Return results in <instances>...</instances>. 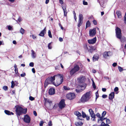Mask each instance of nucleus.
<instances>
[{"instance_id": "39448f33", "label": "nucleus", "mask_w": 126, "mask_h": 126, "mask_svg": "<svg viewBox=\"0 0 126 126\" xmlns=\"http://www.w3.org/2000/svg\"><path fill=\"white\" fill-rule=\"evenodd\" d=\"M90 92L86 93L81 97L80 101L83 103L87 102L90 98Z\"/></svg>"}, {"instance_id": "c03bdc74", "label": "nucleus", "mask_w": 126, "mask_h": 126, "mask_svg": "<svg viewBox=\"0 0 126 126\" xmlns=\"http://www.w3.org/2000/svg\"><path fill=\"white\" fill-rule=\"evenodd\" d=\"M44 122L43 121H41L39 124L40 126H43V124Z\"/></svg>"}, {"instance_id": "79ce46f5", "label": "nucleus", "mask_w": 126, "mask_h": 126, "mask_svg": "<svg viewBox=\"0 0 126 126\" xmlns=\"http://www.w3.org/2000/svg\"><path fill=\"white\" fill-rule=\"evenodd\" d=\"M96 94V100L99 96V94L97 92L95 93Z\"/></svg>"}, {"instance_id": "69168bd1", "label": "nucleus", "mask_w": 126, "mask_h": 126, "mask_svg": "<svg viewBox=\"0 0 126 126\" xmlns=\"http://www.w3.org/2000/svg\"><path fill=\"white\" fill-rule=\"evenodd\" d=\"M33 114L35 116H36L37 115V114L36 112L35 111H34L33 112Z\"/></svg>"}, {"instance_id": "2f4dec72", "label": "nucleus", "mask_w": 126, "mask_h": 126, "mask_svg": "<svg viewBox=\"0 0 126 126\" xmlns=\"http://www.w3.org/2000/svg\"><path fill=\"white\" fill-rule=\"evenodd\" d=\"M45 99L46 102H48L49 104L52 103V101H50V100L49 99H47V98H45Z\"/></svg>"}, {"instance_id": "6ab92c4d", "label": "nucleus", "mask_w": 126, "mask_h": 126, "mask_svg": "<svg viewBox=\"0 0 126 126\" xmlns=\"http://www.w3.org/2000/svg\"><path fill=\"white\" fill-rule=\"evenodd\" d=\"M14 67L15 68V73L18 76H20L18 72V69L17 67V66L16 64L14 65Z\"/></svg>"}, {"instance_id": "8fccbe9b", "label": "nucleus", "mask_w": 126, "mask_h": 126, "mask_svg": "<svg viewBox=\"0 0 126 126\" xmlns=\"http://www.w3.org/2000/svg\"><path fill=\"white\" fill-rule=\"evenodd\" d=\"M8 30H12V27L10 26H9L8 27Z\"/></svg>"}, {"instance_id": "052dcab7", "label": "nucleus", "mask_w": 126, "mask_h": 126, "mask_svg": "<svg viewBox=\"0 0 126 126\" xmlns=\"http://www.w3.org/2000/svg\"><path fill=\"white\" fill-rule=\"evenodd\" d=\"M79 65L80 66L81 69H82L83 67V65L82 63H79Z\"/></svg>"}, {"instance_id": "a18cd8bd", "label": "nucleus", "mask_w": 126, "mask_h": 126, "mask_svg": "<svg viewBox=\"0 0 126 126\" xmlns=\"http://www.w3.org/2000/svg\"><path fill=\"white\" fill-rule=\"evenodd\" d=\"M62 8L63 9V12H64V11H66V6H63V7H62Z\"/></svg>"}, {"instance_id": "49530a36", "label": "nucleus", "mask_w": 126, "mask_h": 126, "mask_svg": "<svg viewBox=\"0 0 126 126\" xmlns=\"http://www.w3.org/2000/svg\"><path fill=\"white\" fill-rule=\"evenodd\" d=\"M26 75V73L25 72L23 74H21L20 76L21 77H25Z\"/></svg>"}, {"instance_id": "9d476101", "label": "nucleus", "mask_w": 126, "mask_h": 126, "mask_svg": "<svg viewBox=\"0 0 126 126\" xmlns=\"http://www.w3.org/2000/svg\"><path fill=\"white\" fill-rule=\"evenodd\" d=\"M57 78H60L61 79H63V75L58 74L57 75L54 76L53 77H48L47 79H55V77Z\"/></svg>"}, {"instance_id": "f03ea898", "label": "nucleus", "mask_w": 126, "mask_h": 126, "mask_svg": "<svg viewBox=\"0 0 126 126\" xmlns=\"http://www.w3.org/2000/svg\"><path fill=\"white\" fill-rule=\"evenodd\" d=\"M115 31L116 37L120 39L121 42H126V38L124 37H122V31L121 29L118 27H116Z\"/></svg>"}, {"instance_id": "20e7f679", "label": "nucleus", "mask_w": 126, "mask_h": 126, "mask_svg": "<svg viewBox=\"0 0 126 126\" xmlns=\"http://www.w3.org/2000/svg\"><path fill=\"white\" fill-rule=\"evenodd\" d=\"M16 111L17 115L20 116L22 114H26L27 112V109H24L18 105L15 106Z\"/></svg>"}, {"instance_id": "1a4fd4ad", "label": "nucleus", "mask_w": 126, "mask_h": 126, "mask_svg": "<svg viewBox=\"0 0 126 126\" xmlns=\"http://www.w3.org/2000/svg\"><path fill=\"white\" fill-rule=\"evenodd\" d=\"M65 100L64 99H62L58 104V106L61 109L64 108L65 106L66 105L65 103Z\"/></svg>"}, {"instance_id": "f3484780", "label": "nucleus", "mask_w": 126, "mask_h": 126, "mask_svg": "<svg viewBox=\"0 0 126 126\" xmlns=\"http://www.w3.org/2000/svg\"><path fill=\"white\" fill-rule=\"evenodd\" d=\"M46 27H45L44 29L41 31L39 35L43 37L45 33H46Z\"/></svg>"}, {"instance_id": "0eeeda50", "label": "nucleus", "mask_w": 126, "mask_h": 126, "mask_svg": "<svg viewBox=\"0 0 126 126\" xmlns=\"http://www.w3.org/2000/svg\"><path fill=\"white\" fill-rule=\"evenodd\" d=\"M83 17L82 14H80L79 16V20L78 26L79 28L81 25L83 23Z\"/></svg>"}, {"instance_id": "a211bd4d", "label": "nucleus", "mask_w": 126, "mask_h": 126, "mask_svg": "<svg viewBox=\"0 0 126 126\" xmlns=\"http://www.w3.org/2000/svg\"><path fill=\"white\" fill-rule=\"evenodd\" d=\"M110 53V51L108 52H104L103 54V56L104 58L105 59H107V58L108 56H110L109 55V53Z\"/></svg>"}, {"instance_id": "6e6d98bb", "label": "nucleus", "mask_w": 126, "mask_h": 126, "mask_svg": "<svg viewBox=\"0 0 126 126\" xmlns=\"http://www.w3.org/2000/svg\"><path fill=\"white\" fill-rule=\"evenodd\" d=\"M117 65V63H114L112 64V66L113 67H115Z\"/></svg>"}, {"instance_id": "473e14b6", "label": "nucleus", "mask_w": 126, "mask_h": 126, "mask_svg": "<svg viewBox=\"0 0 126 126\" xmlns=\"http://www.w3.org/2000/svg\"><path fill=\"white\" fill-rule=\"evenodd\" d=\"M51 42L50 43L48 44V49H51L52 48V47L51 45Z\"/></svg>"}, {"instance_id": "f704fd0d", "label": "nucleus", "mask_w": 126, "mask_h": 126, "mask_svg": "<svg viewBox=\"0 0 126 126\" xmlns=\"http://www.w3.org/2000/svg\"><path fill=\"white\" fill-rule=\"evenodd\" d=\"M15 84L13 81H12L11 82V88H13L15 86Z\"/></svg>"}, {"instance_id": "a19ab883", "label": "nucleus", "mask_w": 126, "mask_h": 126, "mask_svg": "<svg viewBox=\"0 0 126 126\" xmlns=\"http://www.w3.org/2000/svg\"><path fill=\"white\" fill-rule=\"evenodd\" d=\"M29 65L30 66L33 67L34 66V63L33 62H31L30 63Z\"/></svg>"}, {"instance_id": "c9c22d12", "label": "nucleus", "mask_w": 126, "mask_h": 126, "mask_svg": "<svg viewBox=\"0 0 126 126\" xmlns=\"http://www.w3.org/2000/svg\"><path fill=\"white\" fill-rule=\"evenodd\" d=\"M3 89L5 91L7 90H8V87L6 86H4L3 87Z\"/></svg>"}, {"instance_id": "4c0bfd02", "label": "nucleus", "mask_w": 126, "mask_h": 126, "mask_svg": "<svg viewBox=\"0 0 126 126\" xmlns=\"http://www.w3.org/2000/svg\"><path fill=\"white\" fill-rule=\"evenodd\" d=\"M106 122L108 124H110L111 122L110 120L109 119H106Z\"/></svg>"}, {"instance_id": "7ed1b4c3", "label": "nucleus", "mask_w": 126, "mask_h": 126, "mask_svg": "<svg viewBox=\"0 0 126 126\" xmlns=\"http://www.w3.org/2000/svg\"><path fill=\"white\" fill-rule=\"evenodd\" d=\"M78 81L79 83L78 87L81 89H77L76 90V92L78 93L81 92L82 90L85 89L86 86V84L83 82L84 79H78Z\"/></svg>"}, {"instance_id": "4468645a", "label": "nucleus", "mask_w": 126, "mask_h": 126, "mask_svg": "<svg viewBox=\"0 0 126 126\" xmlns=\"http://www.w3.org/2000/svg\"><path fill=\"white\" fill-rule=\"evenodd\" d=\"M96 41V37L91 39L88 40V42L90 44H94L95 43Z\"/></svg>"}, {"instance_id": "c756f323", "label": "nucleus", "mask_w": 126, "mask_h": 126, "mask_svg": "<svg viewBox=\"0 0 126 126\" xmlns=\"http://www.w3.org/2000/svg\"><path fill=\"white\" fill-rule=\"evenodd\" d=\"M48 35L49 37L50 38H52V35L50 31L49 30L48 31Z\"/></svg>"}, {"instance_id": "e433bc0d", "label": "nucleus", "mask_w": 126, "mask_h": 126, "mask_svg": "<svg viewBox=\"0 0 126 126\" xmlns=\"http://www.w3.org/2000/svg\"><path fill=\"white\" fill-rule=\"evenodd\" d=\"M118 69L120 72L122 71L123 70V68L121 67L118 66Z\"/></svg>"}, {"instance_id": "ea45409f", "label": "nucleus", "mask_w": 126, "mask_h": 126, "mask_svg": "<svg viewBox=\"0 0 126 126\" xmlns=\"http://www.w3.org/2000/svg\"><path fill=\"white\" fill-rule=\"evenodd\" d=\"M93 22V24L95 25H96L97 24V22L95 20H94Z\"/></svg>"}, {"instance_id": "864d4df0", "label": "nucleus", "mask_w": 126, "mask_h": 126, "mask_svg": "<svg viewBox=\"0 0 126 126\" xmlns=\"http://www.w3.org/2000/svg\"><path fill=\"white\" fill-rule=\"evenodd\" d=\"M118 90V87H115L114 89V91L116 92H117Z\"/></svg>"}, {"instance_id": "13d9d810", "label": "nucleus", "mask_w": 126, "mask_h": 126, "mask_svg": "<svg viewBox=\"0 0 126 126\" xmlns=\"http://www.w3.org/2000/svg\"><path fill=\"white\" fill-rule=\"evenodd\" d=\"M17 20L19 22H20L22 20L21 18L20 17H19Z\"/></svg>"}, {"instance_id": "2eb2a0df", "label": "nucleus", "mask_w": 126, "mask_h": 126, "mask_svg": "<svg viewBox=\"0 0 126 126\" xmlns=\"http://www.w3.org/2000/svg\"><path fill=\"white\" fill-rule=\"evenodd\" d=\"M97 51L96 47H90V48L88 50V52L91 53H92L94 51H95L97 52Z\"/></svg>"}, {"instance_id": "4d7b16f0", "label": "nucleus", "mask_w": 126, "mask_h": 126, "mask_svg": "<svg viewBox=\"0 0 126 126\" xmlns=\"http://www.w3.org/2000/svg\"><path fill=\"white\" fill-rule=\"evenodd\" d=\"M78 119H79L80 120H82V117H81V116H79V117H78Z\"/></svg>"}, {"instance_id": "0e129e2a", "label": "nucleus", "mask_w": 126, "mask_h": 126, "mask_svg": "<svg viewBox=\"0 0 126 126\" xmlns=\"http://www.w3.org/2000/svg\"><path fill=\"white\" fill-rule=\"evenodd\" d=\"M32 71L33 73H35V69L34 68H33L32 69Z\"/></svg>"}, {"instance_id": "09e8293b", "label": "nucleus", "mask_w": 126, "mask_h": 126, "mask_svg": "<svg viewBox=\"0 0 126 126\" xmlns=\"http://www.w3.org/2000/svg\"><path fill=\"white\" fill-rule=\"evenodd\" d=\"M52 121H49L48 123V126H52Z\"/></svg>"}, {"instance_id": "423d86ee", "label": "nucleus", "mask_w": 126, "mask_h": 126, "mask_svg": "<svg viewBox=\"0 0 126 126\" xmlns=\"http://www.w3.org/2000/svg\"><path fill=\"white\" fill-rule=\"evenodd\" d=\"M80 69L78 65L77 64L75 65L74 67L70 71V73L71 75H72L76 72L79 71Z\"/></svg>"}, {"instance_id": "f8f14e48", "label": "nucleus", "mask_w": 126, "mask_h": 126, "mask_svg": "<svg viewBox=\"0 0 126 126\" xmlns=\"http://www.w3.org/2000/svg\"><path fill=\"white\" fill-rule=\"evenodd\" d=\"M23 120L25 123H29L30 122L31 119L30 117L28 115L26 114L24 116Z\"/></svg>"}, {"instance_id": "774afa93", "label": "nucleus", "mask_w": 126, "mask_h": 126, "mask_svg": "<svg viewBox=\"0 0 126 126\" xmlns=\"http://www.w3.org/2000/svg\"><path fill=\"white\" fill-rule=\"evenodd\" d=\"M32 55L34 56V55L35 54L34 51L33 50H32Z\"/></svg>"}, {"instance_id": "72a5a7b5", "label": "nucleus", "mask_w": 126, "mask_h": 126, "mask_svg": "<svg viewBox=\"0 0 126 126\" xmlns=\"http://www.w3.org/2000/svg\"><path fill=\"white\" fill-rule=\"evenodd\" d=\"M82 117L83 118H85L86 116V114L83 111H82Z\"/></svg>"}, {"instance_id": "680f3d73", "label": "nucleus", "mask_w": 126, "mask_h": 126, "mask_svg": "<svg viewBox=\"0 0 126 126\" xmlns=\"http://www.w3.org/2000/svg\"><path fill=\"white\" fill-rule=\"evenodd\" d=\"M107 96V95L105 94H103L102 95V97L103 98H106Z\"/></svg>"}, {"instance_id": "5701e85b", "label": "nucleus", "mask_w": 126, "mask_h": 126, "mask_svg": "<svg viewBox=\"0 0 126 126\" xmlns=\"http://www.w3.org/2000/svg\"><path fill=\"white\" fill-rule=\"evenodd\" d=\"M99 58V57L98 55H94L93 58V61H95L98 60Z\"/></svg>"}, {"instance_id": "bb28decb", "label": "nucleus", "mask_w": 126, "mask_h": 126, "mask_svg": "<svg viewBox=\"0 0 126 126\" xmlns=\"http://www.w3.org/2000/svg\"><path fill=\"white\" fill-rule=\"evenodd\" d=\"M83 123L80 122H79L76 123H75V125L76 126H81L83 125Z\"/></svg>"}, {"instance_id": "a878e982", "label": "nucleus", "mask_w": 126, "mask_h": 126, "mask_svg": "<svg viewBox=\"0 0 126 126\" xmlns=\"http://www.w3.org/2000/svg\"><path fill=\"white\" fill-rule=\"evenodd\" d=\"M103 117L100 116L99 117V118L98 119V123H99V121L101 120V121H102L103 120L105 119L104 118H103Z\"/></svg>"}, {"instance_id": "37998d69", "label": "nucleus", "mask_w": 126, "mask_h": 126, "mask_svg": "<svg viewBox=\"0 0 126 126\" xmlns=\"http://www.w3.org/2000/svg\"><path fill=\"white\" fill-rule=\"evenodd\" d=\"M85 76H80L79 78H78L77 79H86Z\"/></svg>"}, {"instance_id": "7c9ffc66", "label": "nucleus", "mask_w": 126, "mask_h": 126, "mask_svg": "<svg viewBox=\"0 0 126 126\" xmlns=\"http://www.w3.org/2000/svg\"><path fill=\"white\" fill-rule=\"evenodd\" d=\"M63 88L65 90H69L70 89L66 86H64Z\"/></svg>"}, {"instance_id": "e2e57ef3", "label": "nucleus", "mask_w": 126, "mask_h": 126, "mask_svg": "<svg viewBox=\"0 0 126 126\" xmlns=\"http://www.w3.org/2000/svg\"><path fill=\"white\" fill-rule=\"evenodd\" d=\"M60 3L61 4H63V2L62 0H59Z\"/></svg>"}, {"instance_id": "c85d7f7f", "label": "nucleus", "mask_w": 126, "mask_h": 126, "mask_svg": "<svg viewBox=\"0 0 126 126\" xmlns=\"http://www.w3.org/2000/svg\"><path fill=\"white\" fill-rule=\"evenodd\" d=\"M25 30L24 29L21 28L20 30V32L22 34H23L24 33Z\"/></svg>"}, {"instance_id": "b1692460", "label": "nucleus", "mask_w": 126, "mask_h": 126, "mask_svg": "<svg viewBox=\"0 0 126 126\" xmlns=\"http://www.w3.org/2000/svg\"><path fill=\"white\" fill-rule=\"evenodd\" d=\"M91 23L89 20L86 23V28L90 27V26Z\"/></svg>"}, {"instance_id": "f257e3e1", "label": "nucleus", "mask_w": 126, "mask_h": 126, "mask_svg": "<svg viewBox=\"0 0 126 126\" xmlns=\"http://www.w3.org/2000/svg\"><path fill=\"white\" fill-rule=\"evenodd\" d=\"M63 79H46L45 81V86L46 87L48 84H53L56 86H58L61 84L63 81Z\"/></svg>"}, {"instance_id": "5fc2aeb1", "label": "nucleus", "mask_w": 126, "mask_h": 126, "mask_svg": "<svg viewBox=\"0 0 126 126\" xmlns=\"http://www.w3.org/2000/svg\"><path fill=\"white\" fill-rule=\"evenodd\" d=\"M124 21L125 23L126 24V12L125 13V15L124 16Z\"/></svg>"}, {"instance_id": "58836bf2", "label": "nucleus", "mask_w": 126, "mask_h": 126, "mask_svg": "<svg viewBox=\"0 0 126 126\" xmlns=\"http://www.w3.org/2000/svg\"><path fill=\"white\" fill-rule=\"evenodd\" d=\"M83 4L84 5H87L88 4L87 2L86 1H85L84 0L83 1Z\"/></svg>"}, {"instance_id": "4be33fe9", "label": "nucleus", "mask_w": 126, "mask_h": 126, "mask_svg": "<svg viewBox=\"0 0 126 126\" xmlns=\"http://www.w3.org/2000/svg\"><path fill=\"white\" fill-rule=\"evenodd\" d=\"M116 13L118 18H121L122 17V16L121 13L120 11L118 10L116 11Z\"/></svg>"}, {"instance_id": "603ef678", "label": "nucleus", "mask_w": 126, "mask_h": 126, "mask_svg": "<svg viewBox=\"0 0 126 126\" xmlns=\"http://www.w3.org/2000/svg\"><path fill=\"white\" fill-rule=\"evenodd\" d=\"M29 99L31 100L32 101L34 99V97H32V96H30L29 97Z\"/></svg>"}, {"instance_id": "ddd939ff", "label": "nucleus", "mask_w": 126, "mask_h": 126, "mask_svg": "<svg viewBox=\"0 0 126 126\" xmlns=\"http://www.w3.org/2000/svg\"><path fill=\"white\" fill-rule=\"evenodd\" d=\"M89 112L90 115L91 116L92 118H94L93 121L94 120V119L95 117V115L94 113L93 110L91 109H90L89 110Z\"/></svg>"}, {"instance_id": "cd10ccee", "label": "nucleus", "mask_w": 126, "mask_h": 126, "mask_svg": "<svg viewBox=\"0 0 126 126\" xmlns=\"http://www.w3.org/2000/svg\"><path fill=\"white\" fill-rule=\"evenodd\" d=\"M91 80L92 81V86L93 87L94 89H95L96 88V86L95 84V83L94 82L93 79H91Z\"/></svg>"}, {"instance_id": "de8ad7c7", "label": "nucleus", "mask_w": 126, "mask_h": 126, "mask_svg": "<svg viewBox=\"0 0 126 126\" xmlns=\"http://www.w3.org/2000/svg\"><path fill=\"white\" fill-rule=\"evenodd\" d=\"M106 112L105 111H103L102 113V116L103 117L105 116V115L106 114Z\"/></svg>"}, {"instance_id": "412c9836", "label": "nucleus", "mask_w": 126, "mask_h": 126, "mask_svg": "<svg viewBox=\"0 0 126 126\" xmlns=\"http://www.w3.org/2000/svg\"><path fill=\"white\" fill-rule=\"evenodd\" d=\"M114 96V92H111L109 96V98L110 100L112 99Z\"/></svg>"}, {"instance_id": "338daca9", "label": "nucleus", "mask_w": 126, "mask_h": 126, "mask_svg": "<svg viewBox=\"0 0 126 126\" xmlns=\"http://www.w3.org/2000/svg\"><path fill=\"white\" fill-rule=\"evenodd\" d=\"M92 72L94 73H95L96 72V71L94 69H93L92 70Z\"/></svg>"}, {"instance_id": "6e6552de", "label": "nucleus", "mask_w": 126, "mask_h": 126, "mask_svg": "<svg viewBox=\"0 0 126 126\" xmlns=\"http://www.w3.org/2000/svg\"><path fill=\"white\" fill-rule=\"evenodd\" d=\"M66 97L67 99L71 100L74 99L76 97L75 94L73 93H69L67 94Z\"/></svg>"}, {"instance_id": "bf43d9fd", "label": "nucleus", "mask_w": 126, "mask_h": 126, "mask_svg": "<svg viewBox=\"0 0 126 126\" xmlns=\"http://www.w3.org/2000/svg\"><path fill=\"white\" fill-rule=\"evenodd\" d=\"M59 40L61 42H62L63 41V38L61 37L59 38Z\"/></svg>"}, {"instance_id": "393cba45", "label": "nucleus", "mask_w": 126, "mask_h": 126, "mask_svg": "<svg viewBox=\"0 0 126 126\" xmlns=\"http://www.w3.org/2000/svg\"><path fill=\"white\" fill-rule=\"evenodd\" d=\"M74 114L79 117L81 115V114L78 111H76L74 112Z\"/></svg>"}, {"instance_id": "aec40b11", "label": "nucleus", "mask_w": 126, "mask_h": 126, "mask_svg": "<svg viewBox=\"0 0 126 126\" xmlns=\"http://www.w3.org/2000/svg\"><path fill=\"white\" fill-rule=\"evenodd\" d=\"M4 112L6 114L8 115H13L14 114V113L13 112H10L8 110H5L4 111Z\"/></svg>"}, {"instance_id": "9b49d317", "label": "nucleus", "mask_w": 126, "mask_h": 126, "mask_svg": "<svg viewBox=\"0 0 126 126\" xmlns=\"http://www.w3.org/2000/svg\"><path fill=\"white\" fill-rule=\"evenodd\" d=\"M89 36L93 37L94 36L96 33V29L94 28L93 29L90 30L89 32Z\"/></svg>"}, {"instance_id": "3c124183", "label": "nucleus", "mask_w": 126, "mask_h": 126, "mask_svg": "<svg viewBox=\"0 0 126 126\" xmlns=\"http://www.w3.org/2000/svg\"><path fill=\"white\" fill-rule=\"evenodd\" d=\"M106 124H105L104 122H102L100 126H105V125H106Z\"/></svg>"}, {"instance_id": "dca6fc26", "label": "nucleus", "mask_w": 126, "mask_h": 126, "mask_svg": "<svg viewBox=\"0 0 126 126\" xmlns=\"http://www.w3.org/2000/svg\"><path fill=\"white\" fill-rule=\"evenodd\" d=\"M55 93V90L53 88H50L49 90V94L50 95H52Z\"/></svg>"}]
</instances>
